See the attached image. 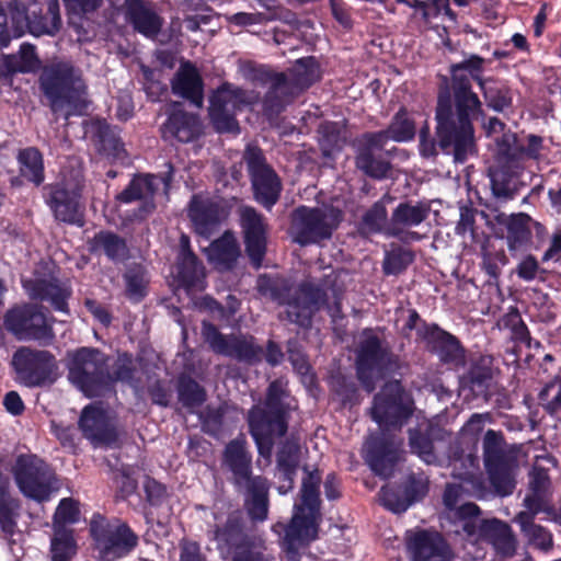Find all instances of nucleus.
Returning <instances> with one entry per match:
<instances>
[{
  "instance_id": "nucleus-58",
  "label": "nucleus",
  "mask_w": 561,
  "mask_h": 561,
  "mask_svg": "<svg viewBox=\"0 0 561 561\" xmlns=\"http://www.w3.org/2000/svg\"><path fill=\"white\" fill-rule=\"evenodd\" d=\"M482 58L478 56H472L469 59L465 60L463 62L453 66V75L455 72L466 73L465 71L467 70L469 71V75L467 76L470 78V80H476L480 88L484 89V84L486 83V81L480 76V72L482 70Z\"/></svg>"
},
{
  "instance_id": "nucleus-24",
  "label": "nucleus",
  "mask_w": 561,
  "mask_h": 561,
  "mask_svg": "<svg viewBox=\"0 0 561 561\" xmlns=\"http://www.w3.org/2000/svg\"><path fill=\"white\" fill-rule=\"evenodd\" d=\"M188 216L195 231L208 238L227 217V211L209 198L194 196L190 204Z\"/></svg>"
},
{
  "instance_id": "nucleus-64",
  "label": "nucleus",
  "mask_w": 561,
  "mask_h": 561,
  "mask_svg": "<svg viewBox=\"0 0 561 561\" xmlns=\"http://www.w3.org/2000/svg\"><path fill=\"white\" fill-rule=\"evenodd\" d=\"M144 486L147 497L152 504L159 503L167 493L164 485L153 479H147Z\"/></svg>"
},
{
  "instance_id": "nucleus-20",
  "label": "nucleus",
  "mask_w": 561,
  "mask_h": 561,
  "mask_svg": "<svg viewBox=\"0 0 561 561\" xmlns=\"http://www.w3.org/2000/svg\"><path fill=\"white\" fill-rule=\"evenodd\" d=\"M407 549L412 561H451L450 547L437 531L417 529L405 534Z\"/></svg>"
},
{
  "instance_id": "nucleus-10",
  "label": "nucleus",
  "mask_w": 561,
  "mask_h": 561,
  "mask_svg": "<svg viewBox=\"0 0 561 561\" xmlns=\"http://www.w3.org/2000/svg\"><path fill=\"white\" fill-rule=\"evenodd\" d=\"M68 368L71 382L89 398L99 396L112 380L105 355L94 348L82 347L75 352Z\"/></svg>"
},
{
  "instance_id": "nucleus-27",
  "label": "nucleus",
  "mask_w": 561,
  "mask_h": 561,
  "mask_svg": "<svg viewBox=\"0 0 561 561\" xmlns=\"http://www.w3.org/2000/svg\"><path fill=\"white\" fill-rule=\"evenodd\" d=\"M164 140L188 142L201 134V122L195 114L186 113L174 105L167 122L161 127Z\"/></svg>"
},
{
  "instance_id": "nucleus-17",
  "label": "nucleus",
  "mask_w": 561,
  "mask_h": 561,
  "mask_svg": "<svg viewBox=\"0 0 561 561\" xmlns=\"http://www.w3.org/2000/svg\"><path fill=\"white\" fill-rule=\"evenodd\" d=\"M202 335L210 348L220 355L250 364L261 359L263 350L255 345L252 336L225 335L210 322L203 321Z\"/></svg>"
},
{
  "instance_id": "nucleus-7",
  "label": "nucleus",
  "mask_w": 561,
  "mask_h": 561,
  "mask_svg": "<svg viewBox=\"0 0 561 561\" xmlns=\"http://www.w3.org/2000/svg\"><path fill=\"white\" fill-rule=\"evenodd\" d=\"M211 539L224 560L231 561H275V558L265 553L264 542L250 537L243 531L241 519L231 515L222 526L211 531Z\"/></svg>"
},
{
  "instance_id": "nucleus-30",
  "label": "nucleus",
  "mask_w": 561,
  "mask_h": 561,
  "mask_svg": "<svg viewBox=\"0 0 561 561\" xmlns=\"http://www.w3.org/2000/svg\"><path fill=\"white\" fill-rule=\"evenodd\" d=\"M171 84L174 94L190 100L196 107L203 105V80L195 66L191 62L185 61L181 64Z\"/></svg>"
},
{
  "instance_id": "nucleus-36",
  "label": "nucleus",
  "mask_w": 561,
  "mask_h": 561,
  "mask_svg": "<svg viewBox=\"0 0 561 561\" xmlns=\"http://www.w3.org/2000/svg\"><path fill=\"white\" fill-rule=\"evenodd\" d=\"M415 135V125L405 110H400L393 117L391 124L386 130L368 133L370 144L386 145L387 141L398 142L409 141Z\"/></svg>"
},
{
  "instance_id": "nucleus-45",
  "label": "nucleus",
  "mask_w": 561,
  "mask_h": 561,
  "mask_svg": "<svg viewBox=\"0 0 561 561\" xmlns=\"http://www.w3.org/2000/svg\"><path fill=\"white\" fill-rule=\"evenodd\" d=\"M288 75L297 92H302L320 79L319 66L313 57L297 60Z\"/></svg>"
},
{
  "instance_id": "nucleus-56",
  "label": "nucleus",
  "mask_w": 561,
  "mask_h": 561,
  "mask_svg": "<svg viewBox=\"0 0 561 561\" xmlns=\"http://www.w3.org/2000/svg\"><path fill=\"white\" fill-rule=\"evenodd\" d=\"M379 499L381 504L393 513L405 512L411 502L399 494L398 491L389 486H383L379 492Z\"/></svg>"
},
{
  "instance_id": "nucleus-60",
  "label": "nucleus",
  "mask_w": 561,
  "mask_h": 561,
  "mask_svg": "<svg viewBox=\"0 0 561 561\" xmlns=\"http://www.w3.org/2000/svg\"><path fill=\"white\" fill-rule=\"evenodd\" d=\"M524 506L526 507V511L519 512L518 514H529L530 520H533L538 513L545 510L546 494L530 492L524 499Z\"/></svg>"
},
{
  "instance_id": "nucleus-46",
  "label": "nucleus",
  "mask_w": 561,
  "mask_h": 561,
  "mask_svg": "<svg viewBox=\"0 0 561 561\" xmlns=\"http://www.w3.org/2000/svg\"><path fill=\"white\" fill-rule=\"evenodd\" d=\"M520 527L523 535L528 542L540 550H548L552 547L551 534L540 525L530 520L529 514H517L514 519Z\"/></svg>"
},
{
  "instance_id": "nucleus-50",
  "label": "nucleus",
  "mask_w": 561,
  "mask_h": 561,
  "mask_svg": "<svg viewBox=\"0 0 561 561\" xmlns=\"http://www.w3.org/2000/svg\"><path fill=\"white\" fill-rule=\"evenodd\" d=\"M437 353L439 358L447 364L459 366L463 364V350L458 341L447 332H437Z\"/></svg>"
},
{
  "instance_id": "nucleus-22",
  "label": "nucleus",
  "mask_w": 561,
  "mask_h": 561,
  "mask_svg": "<svg viewBox=\"0 0 561 561\" xmlns=\"http://www.w3.org/2000/svg\"><path fill=\"white\" fill-rule=\"evenodd\" d=\"M240 221L248 255L257 268L261 266L266 249V221L261 214L249 206L240 208Z\"/></svg>"
},
{
  "instance_id": "nucleus-16",
  "label": "nucleus",
  "mask_w": 561,
  "mask_h": 561,
  "mask_svg": "<svg viewBox=\"0 0 561 561\" xmlns=\"http://www.w3.org/2000/svg\"><path fill=\"white\" fill-rule=\"evenodd\" d=\"M12 365L18 380L27 387H38L51 381V375L57 368L51 353L22 346L15 351Z\"/></svg>"
},
{
  "instance_id": "nucleus-1",
  "label": "nucleus",
  "mask_w": 561,
  "mask_h": 561,
  "mask_svg": "<svg viewBox=\"0 0 561 561\" xmlns=\"http://www.w3.org/2000/svg\"><path fill=\"white\" fill-rule=\"evenodd\" d=\"M455 110L449 91L438 95L436 107L437 136L439 146L453 153L457 162H463L474 153L476 140L472 122L482 114V103L471 90L467 73L455 72L451 82Z\"/></svg>"
},
{
  "instance_id": "nucleus-53",
  "label": "nucleus",
  "mask_w": 561,
  "mask_h": 561,
  "mask_svg": "<svg viewBox=\"0 0 561 561\" xmlns=\"http://www.w3.org/2000/svg\"><path fill=\"white\" fill-rule=\"evenodd\" d=\"M179 399L184 407L192 409L205 401V392L194 380L184 379L180 381Z\"/></svg>"
},
{
  "instance_id": "nucleus-61",
  "label": "nucleus",
  "mask_w": 561,
  "mask_h": 561,
  "mask_svg": "<svg viewBox=\"0 0 561 561\" xmlns=\"http://www.w3.org/2000/svg\"><path fill=\"white\" fill-rule=\"evenodd\" d=\"M180 561H207L201 551V546L191 540H183L180 543Z\"/></svg>"
},
{
  "instance_id": "nucleus-40",
  "label": "nucleus",
  "mask_w": 561,
  "mask_h": 561,
  "mask_svg": "<svg viewBox=\"0 0 561 561\" xmlns=\"http://www.w3.org/2000/svg\"><path fill=\"white\" fill-rule=\"evenodd\" d=\"M243 486L247 489L249 495L247 507L250 517L260 522L266 519L268 512L267 480L261 476H256Z\"/></svg>"
},
{
  "instance_id": "nucleus-19",
  "label": "nucleus",
  "mask_w": 561,
  "mask_h": 561,
  "mask_svg": "<svg viewBox=\"0 0 561 561\" xmlns=\"http://www.w3.org/2000/svg\"><path fill=\"white\" fill-rule=\"evenodd\" d=\"M325 302V293L322 288L309 283L301 284L289 290L287 297H280L279 304L285 306L287 319L299 327H308L312 314Z\"/></svg>"
},
{
  "instance_id": "nucleus-38",
  "label": "nucleus",
  "mask_w": 561,
  "mask_h": 561,
  "mask_svg": "<svg viewBox=\"0 0 561 561\" xmlns=\"http://www.w3.org/2000/svg\"><path fill=\"white\" fill-rule=\"evenodd\" d=\"M239 254L240 250L237 239L230 232L224 233L221 238L215 240L207 249L209 262L220 271L231 268Z\"/></svg>"
},
{
  "instance_id": "nucleus-33",
  "label": "nucleus",
  "mask_w": 561,
  "mask_h": 561,
  "mask_svg": "<svg viewBox=\"0 0 561 561\" xmlns=\"http://www.w3.org/2000/svg\"><path fill=\"white\" fill-rule=\"evenodd\" d=\"M41 66V61L35 53V46L22 44L15 55L3 56L0 62V83L8 81L9 77L16 72H33Z\"/></svg>"
},
{
  "instance_id": "nucleus-49",
  "label": "nucleus",
  "mask_w": 561,
  "mask_h": 561,
  "mask_svg": "<svg viewBox=\"0 0 561 561\" xmlns=\"http://www.w3.org/2000/svg\"><path fill=\"white\" fill-rule=\"evenodd\" d=\"M300 447L298 440L290 438L286 439L278 453H277V465L284 474V479L293 482V474L299 463Z\"/></svg>"
},
{
  "instance_id": "nucleus-3",
  "label": "nucleus",
  "mask_w": 561,
  "mask_h": 561,
  "mask_svg": "<svg viewBox=\"0 0 561 561\" xmlns=\"http://www.w3.org/2000/svg\"><path fill=\"white\" fill-rule=\"evenodd\" d=\"M320 482L318 471L308 472L302 480L299 502L294 505V514L287 526L277 524L273 527L285 530L284 545L286 548V561H298V549L308 545L318 537L320 513Z\"/></svg>"
},
{
  "instance_id": "nucleus-35",
  "label": "nucleus",
  "mask_w": 561,
  "mask_h": 561,
  "mask_svg": "<svg viewBox=\"0 0 561 561\" xmlns=\"http://www.w3.org/2000/svg\"><path fill=\"white\" fill-rule=\"evenodd\" d=\"M385 144L375 145L368 140V133L363 135L358 140V152L356 156V165L365 174L375 178L382 179L387 176L389 171V163L385 160L377 159L375 152L382 150Z\"/></svg>"
},
{
  "instance_id": "nucleus-32",
  "label": "nucleus",
  "mask_w": 561,
  "mask_h": 561,
  "mask_svg": "<svg viewBox=\"0 0 561 561\" xmlns=\"http://www.w3.org/2000/svg\"><path fill=\"white\" fill-rule=\"evenodd\" d=\"M188 238H181V254L178 264L179 282L187 289H203L205 272L194 253L187 248Z\"/></svg>"
},
{
  "instance_id": "nucleus-6",
  "label": "nucleus",
  "mask_w": 561,
  "mask_h": 561,
  "mask_svg": "<svg viewBox=\"0 0 561 561\" xmlns=\"http://www.w3.org/2000/svg\"><path fill=\"white\" fill-rule=\"evenodd\" d=\"M343 219L332 205L298 206L290 215L289 234L299 245L320 244L332 238Z\"/></svg>"
},
{
  "instance_id": "nucleus-25",
  "label": "nucleus",
  "mask_w": 561,
  "mask_h": 561,
  "mask_svg": "<svg viewBox=\"0 0 561 561\" xmlns=\"http://www.w3.org/2000/svg\"><path fill=\"white\" fill-rule=\"evenodd\" d=\"M79 426L94 445L110 446L116 442V433L110 425L106 413L99 407H85L81 413Z\"/></svg>"
},
{
  "instance_id": "nucleus-39",
  "label": "nucleus",
  "mask_w": 561,
  "mask_h": 561,
  "mask_svg": "<svg viewBox=\"0 0 561 561\" xmlns=\"http://www.w3.org/2000/svg\"><path fill=\"white\" fill-rule=\"evenodd\" d=\"M299 93L296 91L289 75L275 73L271 78V85L265 96L264 106L267 111L278 112Z\"/></svg>"
},
{
  "instance_id": "nucleus-11",
  "label": "nucleus",
  "mask_w": 561,
  "mask_h": 561,
  "mask_svg": "<svg viewBox=\"0 0 561 561\" xmlns=\"http://www.w3.org/2000/svg\"><path fill=\"white\" fill-rule=\"evenodd\" d=\"M5 329L19 341H38L49 344L54 331L42 307L25 304L9 309L4 314Z\"/></svg>"
},
{
  "instance_id": "nucleus-43",
  "label": "nucleus",
  "mask_w": 561,
  "mask_h": 561,
  "mask_svg": "<svg viewBox=\"0 0 561 561\" xmlns=\"http://www.w3.org/2000/svg\"><path fill=\"white\" fill-rule=\"evenodd\" d=\"M77 553L72 530L64 525H56L50 541L51 561H70Z\"/></svg>"
},
{
  "instance_id": "nucleus-9",
  "label": "nucleus",
  "mask_w": 561,
  "mask_h": 561,
  "mask_svg": "<svg viewBox=\"0 0 561 561\" xmlns=\"http://www.w3.org/2000/svg\"><path fill=\"white\" fill-rule=\"evenodd\" d=\"M90 533L99 557L103 561L122 559L138 545V536L127 524L118 519L108 520L100 514L92 516Z\"/></svg>"
},
{
  "instance_id": "nucleus-55",
  "label": "nucleus",
  "mask_w": 561,
  "mask_h": 561,
  "mask_svg": "<svg viewBox=\"0 0 561 561\" xmlns=\"http://www.w3.org/2000/svg\"><path fill=\"white\" fill-rule=\"evenodd\" d=\"M127 295L134 300H140L145 296L147 278L141 267H134L125 274Z\"/></svg>"
},
{
  "instance_id": "nucleus-48",
  "label": "nucleus",
  "mask_w": 561,
  "mask_h": 561,
  "mask_svg": "<svg viewBox=\"0 0 561 561\" xmlns=\"http://www.w3.org/2000/svg\"><path fill=\"white\" fill-rule=\"evenodd\" d=\"M388 213L383 201L376 202L363 216L360 231L365 234L382 233L386 236Z\"/></svg>"
},
{
  "instance_id": "nucleus-15",
  "label": "nucleus",
  "mask_w": 561,
  "mask_h": 561,
  "mask_svg": "<svg viewBox=\"0 0 561 561\" xmlns=\"http://www.w3.org/2000/svg\"><path fill=\"white\" fill-rule=\"evenodd\" d=\"M170 176H157L152 174L136 175L129 184L116 196V201L122 204H131L138 202L136 209L128 211L126 220L129 222H140L147 219L156 209L154 196L160 185L164 187L170 185Z\"/></svg>"
},
{
  "instance_id": "nucleus-62",
  "label": "nucleus",
  "mask_w": 561,
  "mask_h": 561,
  "mask_svg": "<svg viewBox=\"0 0 561 561\" xmlns=\"http://www.w3.org/2000/svg\"><path fill=\"white\" fill-rule=\"evenodd\" d=\"M481 90L483 91L489 106L495 111L501 112L511 104V99L506 95V93L494 91L493 89L486 88L485 85L484 89Z\"/></svg>"
},
{
  "instance_id": "nucleus-41",
  "label": "nucleus",
  "mask_w": 561,
  "mask_h": 561,
  "mask_svg": "<svg viewBox=\"0 0 561 561\" xmlns=\"http://www.w3.org/2000/svg\"><path fill=\"white\" fill-rule=\"evenodd\" d=\"M25 19L30 33L34 36H54L61 27L58 1L49 0L47 11L44 15H37L33 12L31 16H26Z\"/></svg>"
},
{
  "instance_id": "nucleus-29",
  "label": "nucleus",
  "mask_w": 561,
  "mask_h": 561,
  "mask_svg": "<svg viewBox=\"0 0 561 561\" xmlns=\"http://www.w3.org/2000/svg\"><path fill=\"white\" fill-rule=\"evenodd\" d=\"M224 465L233 473L236 484L244 485L254 477L251 476L252 457L247 448L243 435L232 439L225 448Z\"/></svg>"
},
{
  "instance_id": "nucleus-31",
  "label": "nucleus",
  "mask_w": 561,
  "mask_h": 561,
  "mask_svg": "<svg viewBox=\"0 0 561 561\" xmlns=\"http://www.w3.org/2000/svg\"><path fill=\"white\" fill-rule=\"evenodd\" d=\"M79 198L80 191L78 187L71 191L66 187H56L49 199V206L56 219L68 224L81 225Z\"/></svg>"
},
{
  "instance_id": "nucleus-57",
  "label": "nucleus",
  "mask_w": 561,
  "mask_h": 561,
  "mask_svg": "<svg viewBox=\"0 0 561 561\" xmlns=\"http://www.w3.org/2000/svg\"><path fill=\"white\" fill-rule=\"evenodd\" d=\"M79 518V508L77 503L72 499H64L60 501L55 516L54 527L56 525H66L77 522Z\"/></svg>"
},
{
  "instance_id": "nucleus-2",
  "label": "nucleus",
  "mask_w": 561,
  "mask_h": 561,
  "mask_svg": "<svg viewBox=\"0 0 561 561\" xmlns=\"http://www.w3.org/2000/svg\"><path fill=\"white\" fill-rule=\"evenodd\" d=\"M413 412V401L399 381L385 385L375 397L371 417L382 431V437H370L365 444V458L370 468L383 478L392 474L399 460L401 439L387 438L386 433L399 431Z\"/></svg>"
},
{
  "instance_id": "nucleus-52",
  "label": "nucleus",
  "mask_w": 561,
  "mask_h": 561,
  "mask_svg": "<svg viewBox=\"0 0 561 561\" xmlns=\"http://www.w3.org/2000/svg\"><path fill=\"white\" fill-rule=\"evenodd\" d=\"M409 445L411 451L417 455L424 462L434 463L436 455L431 438L415 430H410Z\"/></svg>"
},
{
  "instance_id": "nucleus-18",
  "label": "nucleus",
  "mask_w": 561,
  "mask_h": 561,
  "mask_svg": "<svg viewBox=\"0 0 561 561\" xmlns=\"http://www.w3.org/2000/svg\"><path fill=\"white\" fill-rule=\"evenodd\" d=\"M244 159L256 201L266 209H271L278 201L282 191L277 174L265 163L262 151L256 147H248Z\"/></svg>"
},
{
  "instance_id": "nucleus-8",
  "label": "nucleus",
  "mask_w": 561,
  "mask_h": 561,
  "mask_svg": "<svg viewBox=\"0 0 561 561\" xmlns=\"http://www.w3.org/2000/svg\"><path fill=\"white\" fill-rule=\"evenodd\" d=\"M459 516L463 519L462 531L473 542L488 541L497 553L511 557L516 550V540L512 528L499 519H482L480 510L474 503H465L459 506Z\"/></svg>"
},
{
  "instance_id": "nucleus-4",
  "label": "nucleus",
  "mask_w": 561,
  "mask_h": 561,
  "mask_svg": "<svg viewBox=\"0 0 561 561\" xmlns=\"http://www.w3.org/2000/svg\"><path fill=\"white\" fill-rule=\"evenodd\" d=\"M41 85L55 113L66 118L82 115L88 106V88L80 68L68 60H54L41 76Z\"/></svg>"
},
{
  "instance_id": "nucleus-42",
  "label": "nucleus",
  "mask_w": 561,
  "mask_h": 561,
  "mask_svg": "<svg viewBox=\"0 0 561 561\" xmlns=\"http://www.w3.org/2000/svg\"><path fill=\"white\" fill-rule=\"evenodd\" d=\"M496 220L507 228V245L511 252L520 250L529 240L530 231L527 226L528 217L526 215L500 214Z\"/></svg>"
},
{
  "instance_id": "nucleus-34",
  "label": "nucleus",
  "mask_w": 561,
  "mask_h": 561,
  "mask_svg": "<svg viewBox=\"0 0 561 561\" xmlns=\"http://www.w3.org/2000/svg\"><path fill=\"white\" fill-rule=\"evenodd\" d=\"M501 164L490 169L491 188L497 198L512 199L517 192L516 175L518 170L507 158L500 154Z\"/></svg>"
},
{
  "instance_id": "nucleus-51",
  "label": "nucleus",
  "mask_w": 561,
  "mask_h": 561,
  "mask_svg": "<svg viewBox=\"0 0 561 561\" xmlns=\"http://www.w3.org/2000/svg\"><path fill=\"white\" fill-rule=\"evenodd\" d=\"M413 261V253L400 247H396L385 254L382 270L387 275L402 273Z\"/></svg>"
},
{
  "instance_id": "nucleus-14",
  "label": "nucleus",
  "mask_w": 561,
  "mask_h": 561,
  "mask_svg": "<svg viewBox=\"0 0 561 561\" xmlns=\"http://www.w3.org/2000/svg\"><path fill=\"white\" fill-rule=\"evenodd\" d=\"M259 95L253 91L242 90L233 84H222L210 98L209 115L219 131L238 129L236 112L242 106L253 104Z\"/></svg>"
},
{
  "instance_id": "nucleus-63",
  "label": "nucleus",
  "mask_w": 561,
  "mask_h": 561,
  "mask_svg": "<svg viewBox=\"0 0 561 561\" xmlns=\"http://www.w3.org/2000/svg\"><path fill=\"white\" fill-rule=\"evenodd\" d=\"M69 12L82 14L96 10L103 0H62Z\"/></svg>"
},
{
  "instance_id": "nucleus-44",
  "label": "nucleus",
  "mask_w": 561,
  "mask_h": 561,
  "mask_svg": "<svg viewBox=\"0 0 561 561\" xmlns=\"http://www.w3.org/2000/svg\"><path fill=\"white\" fill-rule=\"evenodd\" d=\"M92 249L103 252L113 261H123L128 255L126 242L119 236L110 231H100L92 241Z\"/></svg>"
},
{
  "instance_id": "nucleus-23",
  "label": "nucleus",
  "mask_w": 561,
  "mask_h": 561,
  "mask_svg": "<svg viewBox=\"0 0 561 561\" xmlns=\"http://www.w3.org/2000/svg\"><path fill=\"white\" fill-rule=\"evenodd\" d=\"M385 358V351L379 339L370 331H365L357 354V375L368 392L374 390L373 376Z\"/></svg>"
},
{
  "instance_id": "nucleus-59",
  "label": "nucleus",
  "mask_w": 561,
  "mask_h": 561,
  "mask_svg": "<svg viewBox=\"0 0 561 561\" xmlns=\"http://www.w3.org/2000/svg\"><path fill=\"white\" fill-rule=\"evenodd\" d=\"M539 271V263L534 255L525 256L516 267L517 276L525 282L534 280Z\"/></svg>"
},
{
  "instance_id": "nucleus-47",
  "label": "nucleus",
  "mask_w": 561,
  "mask_h": 561,
  "mask_svg": "<svg viewBox=\"0 0 561 561\" xmlns=\"http://www.w3.org/2000/svg\"><path fill=\"white\" fill-rule=\"evenodd\" d=\"M21 173L24 178L39 185L44 181V164L36 148H26L19 153Z\"/></svg>"
},
{
  "instance_id": "nucleus-13",
  "label": "nucleus",
  "mask_w": 561,
  "mask_h": 561,
  "mask_svg": "<svg viewBox=\"0 0 561 561\" xmlns=\"http://www.w3.org/2000/svg\"><path fill=\"white\" fill-rule=\"evenodd\" d=\"M20 491L30 499L42 502L56 490V478L49 466L35 456H20L13 470Z\"/></svg>"
},
{
  "instance_id": "nucleus-5",
  "label": "nucleus",
  "mask_w": 561,
  "mask_h": 561,
  "mask_svg": "<svg viewBox=\"0 0 561 561\" xmlns=\"http://www.w3.org/2000/svg\"><path fill=\"white\" fill-rule=\"evenodd\" d=\"M284 397L280 382L274 381L268 387L264 404L254 405L248 413L250 433L262 457L268 458L274 440L287 432L288 408Z\"/></svg>"
},
{
  "instance_id": "nucleus-12",
  "label": "nucleus",
  "mask_w": 561,
  "mask_h": 561,
  "mask_svg": "<svg viewBox=\"0 0 561 561\" xmlns=\"http://www.w3.org/2000/svg\"><path fill=\"white\" fill-rule=\"evenodd\" d=\"M482 447L484 467L491 484L499 494H511L515 486L513 477L515 461L506 450L503 436L489 430L484 435Z\"/></svg>"
},
{
  "instance_id": "nucleus-28",
  "label": "nucleus",
  "mask_w": 561,
  "mask_h": 561,
  "mask_svg": "<svg viewBox=\"0 0 561 561\" xmlns=\"http://www.w3.org/2000/svg\"><path fill=\"white\" fill-rule=\"evenodd\" d=\"M499 145V153L513 162L516 168H523L525 159H538L542 149V138L529 135L525 144H517L514 134H503L501 139L495 138Z\"/></svg>"
},
{
  "instance_id": "nucleus-21",
  "label": "nucleus",
  "mask_w": 561,
  "mask_h": 561,
  "mask_svg": "<svg viewBox=\"0 0 561 561\" xmlns=\"http://www.w3.org/2000/svg\"><path fill=\"white\" fill-rule=\"evenodd\" d=\"M430 208L421 203L403 202L392 211L386 230V237L397 238L402 242L421 240L411 228L421 225L428 216Z\"/></svg>"
},
{
  "instance_id": "nucleus-37",
  "label": "nucleus",
  "mask_w": 561,
  "mask_h": 561,
  "mask_svg": "<svg viewBox=\"0 0 561 561\" xmlns=\"http://www.w3.org/2000/svg\"><path fill=\"white\" fill-rule=\"evenodd\" d=\"M23 287L33 299L49 301L58 311H66L69 291L51 280H23Z\"/></svg>"
},
{
  "instance_id": "nucleus-26",
  "label": "nucleus",
  "mask_w": 561,
  "mask_h": 561,
  "mask_svg": "<svg viewBox=\"0 0 561 561\" xmlns=\"http://www.w3.org/2000/svg\"><path fill=\"white\" fill-rule=\"evenodd\" d=\"M126 21L135 31L146 37H156L163 25V19L158 14L152 2L147 0H133L125 10Z\"/></svg>"
},
{
  "instance_id": "nucleus-54",
  "label": "nucleus",
  "mask_w": 561,
  "mask_h": 561,
  "mask_svg": "<svg viewBox=\"0 0 561 561\" xmlns=\"http://www.w3.org/2000/svg\"><path fill=\"white\" fill-rule=\"evenodd\" d=\"M100 150L108 156L119 158L124 152L123 144L105 123H98Z\"/></svg>"
}]
</instances>
